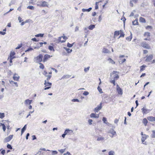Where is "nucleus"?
<instances>
[{
	"label": "nucleus",
	"instance_id": "f704fd0d",
	"mask_svg": "<svg viewBox=\"0 0 155 155\" xmlns=\"http://www.w3.org/2000/svg\"><path fill=\"white\" fill-rule=\"evenodd\" d=\"M26 129V125H25L22 129L21 130V135L23 134Z\"/></svg>",
	"mask_w": 155,
	"mask_h": 155
},
{
	"label": "nucleus",
	"instance_id": "e2e57ef3",
	"mask_svg": "<svg viewBox=\"0 0 155 155\" xmlns=\"http://www.w3.org/2000/svg\"><path fill=\"white\" fill-rule=\"evenodd\" d=\"M5 150H3L2 151H1V153L3 155H4V154L5 153Z\"/></svg>",
	"mask_w": 155,
	"mask_h": 155
},
{
	"label": "nucleus",
	"instance_id": "a878e982",
	"mask_svg": "<svg viewBox=\"0 0 155 155\" xmlns=\"http://www.w3.org/2000/svg\"><path fill=\"white\" fill-rule=\"evenodd\" d=\"M147 67L146 65L144 64L141 66L140 67V72L143 71L144 70H145V68Z\"/></svg>",
	"mask_w": 155,
	"mask_h": 155
},
{
	"label": "nucleus",
	"instance_id": "393cba45",
	"mask_svg": "<svg viewBox=\"0 0 155 155\" xmlns=\"http://www.w3.org/2000/svg\"><path fill=\"white\" fill-rule=\"evenodd\" d=\"M120 36L119 37V38L121 37H124V32L122 30H120Z\"/></svg>",
	"mask_w": 155,
	"mask_h": 155
},
{
	"label": "nucleus",
	"instance_id": "1a4fd4ad",
	"mask_svg": "<svg viewBox=\"0 0 155 155\" xmlns=\"http://www.w3.org/2000/svg\"><path fill=\"white\" fill-rule=\"evenodd\" d=\"M43 55L41 54H39L35 58V60L37 62H41L43 61Z\"/></svg>",
	"mask_w": 155,
	"mask_h": 155
},
{
	"label": "nucleus",
	"instance_id": "4468645a",
	"mask_svg": "<svg viewBox=\"0 0 155 155\" xmlns=\"http://www.w3.org/2000/svg\"><path fill=\"white\" fill-rule=\"evenodd\" d=\"M13 135H10L8 137L5 138L4 139V142L5 143L9 142L13 138Z\"/></svg>",
	"mask_w": 155,
	"mask_h": 155
},
{
	"label": "nucleus",
	"instance_id": "5701e85b",
	"mask_svg": "<svg viewBox=\"0 0 155 155\" xmlns=\"http://www.w3.org/2000/svg\"><path fill=\"white\" fill-rule=\"evenodd\" d=\"M148 121L147 119L146 118H144L142 120V123L145 126H146L147 125Z\"/></svg>",
	"mask_w": 155,
	"mask_h": 155
},
{
	"label": "nucleus",
	"instance_id": "49530a36",
	"mask_svg": "<svg viewBox=\"0 0 155 155\" xmlns=\"http://www.w3.org/2000/svg\"><path fill=\"white\" fill-rule=\"evenodd\" d=\"M104 140V138L103 137H98L97 139V141L103 140Z\"/></svg>",
	"mask_w": 155,
	"mask_h": 155
},
{
	"label": "nucleus",
	"instance_id": "0eeeda50",
	"mask_svg": "<svg viewBox=\"0 0 155 155\" xmlns=\"http://www.w3.org/2000/svg\"><path fill=\"white\" fill-rule=\"evenodd\" d=\"M143 35L144 37H145V38L144 39V40H148V41H150L151 39L150 37V33L148 32H145L144 34Z\"/></svg>",
	"mask_w": 155,
	"mask_h": 155
},
{
	"label": "nucleus",
	"instance_id": "f03ea898",
	"mask_svg": "<svg viewBox=\"0 0 155 155\" xmlns=\"http://www.w3.org/2000/svg\"><path fill=\"white\" fill-rule=\"evenodd\" d=\"M140 46L143 48L148 49H151V47L149 44L146 41L142 42L140 45Z\"/></svg>",
	"mask_w": 155,
	"mask_h": 155
},
{
	"label": "nucleus",
	"instance_id": "473e14b6",
	"mask_svg": "<svg viewBox=\"0 0 155 155\" xmlns=\"http://www.w3.org/2000/svg\"><path fill=\"white\" fill-rule=\"evenodd\" d=\"M92 9L91 8H90L88 9H86L83 8L82 9V11L83 12H90Z\"/></svg>",
	"mask_w": 155,
	"mask_h": 155
},
{
	"label": "nucleus",
	"instance_id": "bb28decb",
	"mask_svg": "<svg viewBox=\"0 0 155 155\" xmlns=\"http://www.w3.org/2000/svg\"><path fill=\"white\" fill-rule=\"evenodd\" d=\"M64 132L66 134H67L68 133L71 134L73 132V131L72 130H71L66 129L65 130Z\"/></svg>",
	"mask_w": 155,
	"mask_h": 155
},
{
	"label": "nucleus",
	"instance_id": "a19ab883",
	"mask_svg": "<svg viewBox=\"0 0 155 155\" xmlns=\"http://www.w3.org/2000/svg\"><path fill=\"white\" fill-rule=\"evenodd\" d=\"M5 117V114L4 113H0V118H3Z\"/></svg>",
	"mask_w": 155,
	"mask_h": 155
},
{
	"label": "nucleus",
	"instance_id": "5fc2aeb1",
	"mask_svg": "<svg viewBox=\"0 0 155 155\" xmlns=\"http://www.w3.org/2000/svg\"><path fill=\"white\" fill-rule=\"evenodd\" d=\"M73 44H71L69 43H68L67 45V46L69 48H70L72 47L73 46Z\"/></svg>",
	"mask_w": 155,
	"mask_h": 155
},
{
	"label": "nucleus",
	"instance_id": "9d476101",
	"mask_svg": "<svg viewBox=\"0 0 155 155\" xmlns=\"http://www.w3.org/2000/svg\"><path fill=\"white\" fill-rule=\"evenodd\" d=\"M51 57H52V56H51L48 54H45L43 57V62H45L47 61Z\"/></svg>",
	"mask_w": 155,
	"mask_h": 155
},
{
	"label": "nucleus",
	"instance_id": "ddd939ff",
	"mask_svg": "<svg viewBox=\"0 0 155 155\" xmlns=\"http://www.w3.org/2000/svg\"><path fill=\"white\" fill-rule=\"evenodd\" d=\"M116 90L118 94L122 95L123 94V92L122 89L120 87L118 84L117 85Z\"/></svg>",
	"mask_w": 155,
	"mask_h": 155
},
{
	"label": "nucleus",
	"instance_id": "e433bc0d",
	"mask_svg": "<svg viewBox=\"0 0 155 155\" xmlns=\"http://www.w3.org/2000/svg\"><path fill=\"white\" fill-rule=\"evenodd\" d=\"M32 101V100L27 99L25 100V102L26 104H30L31 103Z\"/></svg>",
	"mask_w": 155,
	"mask_h": 155
},
{
	"label": "nucleus",
	"instance_id": "680f3d73",
	"mask_svg": "<svg viewBox=\"0 0 155 155\" xmlns=\"http://www.w3.org/2000/svg\"><path fill=\"white\" fill-rule=\"evenodd\" d=\"M143 54H146L148 53V51L146 50H143Z\"/></svg>",
	"mask_w": 155,
	"mask_h": 155
},
{
	"label": "nucleus",
	"instance_id": "58836bf2",
	"mask_svg": "<svg viewBox=\"0 0 155 155\" xmlns=\"http://www.w3.org/2000/svg\"><path fill=\"white\" fill-rule=\"evenodd\" d=\"M39 64H40V66H39L40 68L41 69H44L45 68L44 64L40 62L39 63Z\"/></svg>",
	"mask_w": 155,
	"mask_h": 155
},
{
	"label": "nucleus",
	"instance_id": "20e7f679",
	"mask_svg": "<svg viewBox=\"0 0 155 155\" xmlns=\"http://www.w3.org/2000/svg\"><path fill=\"white\" fill-rule=\"evenodd\" d=\"M141 135L142 136L141 140L142 143L145 145H147V143L146 142H145V141L147 139V138L148 137V136L145 134H143V132H141Z\"/></svg>",
	"mask_w": 155,
	"mask_h": 155
},
{
	"label": "nucleus",
	"instance_id": "423d86ee",
	"mask_svg": "<svg viewBox=\"0 0 155 155\" xmlns=\"http://www.w3.org/2000/svg\"><path fill=\"white\" fill-rule=\"evenodd\" d=\"M48 81L46 80L45 81L44 84L45 85V87L44 89L45 90H47L51 87L52 84L51 83L48 82Z\"/></svg>",
	"mask_w": 155,
	"mask_h": 155
},
{
	"label": "nucleus",
	"instance_id": "9b49d317",
	"mask_svg": "<svg viewBox=\"0 0 155 155\" xmlns=\"http://www.w3.org/2000/svg\"><path fill=\"white\" fill-rule=\"evenodd\" d=\"M119 78V76L117 74H116L115 75V76L114 78V80H111L110 82L112 83L114 86L115 85V80H117Z\"/></svg>",
	"mask_w": 155,
	"mask_h": 155
},
{
	"label": "nucleus",
	"instance_id": "f8f14e48",
	"mask_svg": "<svg viewBox=\"0 0 155 155\" xmlns=\"http://www.w3.org/2000/svg\"><path fill=\"white\" fill-rule=\"evenodd\" d=\"M153 56L152 54L149 55H147L146 57V59L145 61L147 62H149L153 58Z\"/></svg>",
	"mask_w": 155,
	"mask_h": 155
},
{
	"label": "nucleus",
	"instance_id": "2f4dec72",
	"mask_svg": "<svg viewBox=\"0 0 155 155\" xmlns=\"http://www.w3.org/2000/svg\"><path fill=\"white\" fill-rule=\"evenodd\" d=\"M64 48L65 49L66 51H67V53H69L71 52L72 50L71 49H70L69 48Z\"/></svg>",
	"mask_w": 155,
	"mask_h": 155
},
{
	"label": "nucleus",
	"instance_id": "052dcab7",
	"mask_svg": "<svg viewBox=\"0 0 155 155\" xmlns=\"http://www.w3.org/2000/svg\"><path fill=\"white\" fill-rule=\"evenodd\" d=\"M89 94V93L87 91H84L83 93V94L84 95H88Z\"/></svg>",
	"mask_w": 155,
	"mask_h": 155
},
{
	"label": "nucleus",
	"instance_id": "c85d7f7f",
	"mask_svg": "<svg viewBox=\"0 0 155 155\" xmlns=\"http://www.w3.org/2000/svg\"><path fill=\"white\" fill-rule=\"evenodd\" d=\"M132 23H133V25H138V19H136L134 21H133L132 22Z\"/></svg>",
	"mask_w": 155,
	"mask_h": 155
},
{
	"label": "nucleus",
	"instance_id": "0e129e2a",
	"mask_svg": "<svg viewBox=\"0 0 155 155\" xmlns=\"http://www.w3.org/2000/svg\"><path fill=\"white\" fill-rule=\"evenodd\" d=\"M31 40H32L35 42L38 41V40H37V39L35 38H32Z\"/></svg>",
	"mask_w": 155,
	"mask_h": 155
},
{
	"label": "nucleus",
	"instance_id": "6e6552de",
	"mask_svg": "<svg viewBox=\"0 0 155 155\" xmlns=\"http://www.w3.org/2000/svg\"><path fill=\"white\" fill-rule=\"evenodd\" d=\"M15 54V53L14 51H11L9 57L8 58V59H9V61L10 63H12V60L14 58H15V57L14 56Z\"/></svg>",
	"mask_w": 155,
	"mask_h": 155
},
{
	"label": "nucleus",
	"instance_id": "39448f33",
	"mask_svg": "<svg viewBox=\"0 0 155 155\" xmlns=\"http://www.w3.org/2000/svg\"><path fill=\"white\" fill-rule=\"evenodd\" d=\"M52 72H50L49 73V74L48 75L47 72L45 71H44L43 73V74L47 78L46 80L47 81H48L51 79L52 77Z\"/></svg>",
	"mask_w": 155,
	"mask_h": 155
},
{
	"label": "nucleus",
	"instance_id": "cd10ccee",
	"mask_svg": "<svg viewBox=\"0 0 155 155\" xmlns=\"http://www.w3.org/2000/svg\"><path fill=\"white\" fill-rule=\"evenodd\" d=\"M102 52L104 53H107L109 52V51L105 48H104L103 49Z\"/></svg>",
	"mask_w": 155,
	"mask_h": 155
},
{
	"label": "nucleus",
	"instance_id": "c9c22d12",
	"mask_svg": "<svg viewBox=\"0 0 155 155\" xmlns=\"http://www.w3.org/2000/svg\"><path fill=\"white\" fill-rule=\"evenodd\" d=\"M108 60L109 61L110 63L112 64H115V62L112 60L111 58H109L108 59Z\"/></svg>",
	"mask_w": 155,
	"mask_h": 155
},
{
	"label": "nucleus",
	"instance_id": "72a5a7b5",
	"mask_svg": "<svg viewBox=\"0 0 155 155\" xmlns=\"http://www.w3.org/2000/svg\"><path fill=\"white\" fill-rule=\"evenodd\" d=\"M132 38V35L131 34L130 35L126 38V39L128 41H130Z\"/></svg>",
	"mask_w": 155,
	"mask_h": 155
},
{
	"label": "nucleus",
	"instance_id": "2eb2a0df",
	"mask_svg": "<svg viewBox=\"0 0 155 155\" xmlns=\"http://www.w3.org/2000/svg\"><path fill=\"white\" fill-rule=\"evenodd\" d=\"M108 133L110 134V136L111 137H113L114 136L116 135L115 131L113 129L110 130L108 132Z\"/></svg>",
	"mask_w": 155,
	"mask_h": 155
},
{
	"label": "nucleus",
	"instance_id": "6ab92c4d",
	"mask_svg": "<svg viewBox=\"0 0 155 155\" xmlns=\"http://www.w3.org/2000/svg\"><path fill=\"white\" fill-rule=\"evenodd\" d=\"M102 103H101L99 106H98L97 107L95 108L94 109V111L95 112H97L98 111L100 110L102 108Z\"/></svg>",
	"mask_w": 155,
	"mask_h": 155
},
{
	"label": "nucleus",
	"instance_id": "864d4df0",
	"mask_svg": "<svg viewBox=\"0 0 155 155\" xmlns=\"http://www.w3.org/2000/svg\"><path fill=\"white\" fill-rule=\"evenodd\" d=\"M88 123L89 125H91L92 124V122H93V120L92 119H89L88 120Z\"/></svg>",
	"mask_w": 155,
	"mask_h": 155
},
{
	"label": "nucleus",
	"instance_id": "bf43d9fd",
	"mask_svg": "<svg viewBox=\"0 0 155 155\" xmlns=\"http://www.w3.org/2000/svg\"><path fill=\"white\" fill-rule=\"evenodd\" d=\"M138 0H131L130 1V3H131L132 2L136 3L137 2Z\"/></svg>",
	"mask_w": 155,
	"mask_h": 155
},
{
	"label": "nucleus",
	"instance_id": "7ed1b4c3",
	"mask_svg": "<svg viewBox=\"0 0 155 155\" xmlns=\"http://www.w3.org/2000/svg\"><path fill=\"white\" fill-rule=\"evenodd\" d=\"M37 6L41 7H48V4L47 2L44 1H40L38 2Z\"/></svg>",
	"mask_w": 155,
	"mask_h": 155
},
{
	"label": "nucleus",
	"instance_id": "aec40b11",
	"mask_svg": "<svg viewBox=\"0 0 155 155\" xmlns=\"http://www.w3.org/2000/svg\"><path fill=\"white\" fill-rule=\"evenodd\" d=\"M99 114H96L94 113H91L90 115V117L91 118H97L99 117Z\"/></svg>",
	"mask_w": 155,
	"mask_h": 155
},
{
	"label": "nucleus",
	"instance_id": "a18cd8bd",
	"mask_svg": "<svg viewBox=\"0 0 155 155\" xmlns=\"http://www.w3.org/2000/svg\"><path fill=\"white\" fill-rule=\"evenodd\" d=\"M97 89L100 93H103V92L102 91V90L101 88V87H100L99 86H98L97 87Z\"/></svg>",
	"mask_w": 155,
	"mask_h": 155
},
{
	"label": "nucleus",
	"instance_id": "4be33fe9",
	"mask_svg": "<svg viewBox=\"0 0 155 155\" xmlns=\"http://www.w3.org/2000/svg\"><path fill=\"white\" fill-rule=\"evenodd\" d=\"M9 83L12 86H15L16 87H18V85L17 82H15L14 81H13L12 80H10Z\"/></svg>",
	"mask_w": 155,
	"mask_h": 155
},
{
	"label": "nucleus",
	"instance_id": "ea45409f",
	"mask_svg": "<svg viewBox=\"0 0 155 155\" xmlns=\"http://www.w3.org/2000/svg\"><path fill=\"white\" fill-rule=\"evenodd\" d=\"M44 34H39L37 35H35V36L36 37H43Z\"/></svg>",
	"mask_w": 155,
	"mask_h": 155
},
{
	"label": "nucleus",
	"instance_id": "412c9836",
	"mask_svg": "<svg viewBox=\"0 0 155 155\" xmlns=\"http://www.w3.org/2000/svg\"><path fill=\"white\" fill-rule=\"evenodd\" d=\"M147 119L150 122L155 121V116L154 117L152 116L148 117Z\"/></svg>",
	"mask_w": 155,
	"mask_h": 155
},
{
	"label": "nucleus",
	"instance_id": "f257e3e1",
	"mask_svg": "<svg viewBox=\"0 0 155 155\" xmlns=\"http://www.w3.org/2000/svg\"><path fill=\"white\" fill-rule=\"evenodd\" d=\"M67 39H68V38L63 34V36L60 37L58 38V39L55 40V42L57 43H62L65 42Z\"/></svg>",
	"mask_w": 155,
	"mask_h": 155
},
{
	"label": "nucleus",
	"instance_id": "de8ad7c7",
	"mask_svg": "<svg viewBox=\"0 0 155 155\" xmlns=\"http://www.w3.org/2000/svg\"><path fill=\"white\" fill-rule=\"evenodd\" d=\"M99 2H96L95 3V9H97L98 8V3Z\"/></svg>",
	"mask_w": 155,
	"mask_h": 155
},
{
	"label": "nucleus",
	"instance_id": "3c124183",
	"mask_svg": "<svg viewBox=\"0 0 155 155\" xmlns=\"http://www.w3.org/2000/svg\"><path fill=\"white\" fill-rule=\"evenodd\" d=\"M109 155H114V152L112 151H110L108 153Z\"/></svg>",
	"mask_w": 155,
	"mask_h": 155
},
{
	"label": "nucleus",
	"instance_id": "603ef678",
	"mask_svg": "<svg viewBox=\"0 0 155 155\" xmlns=\"http://www.w3.org/2000/svg\"><path fill=\"white\" fill-rule=\"evenodd\" d=\"M102 120L104 123L107 124L106 122L107 121V120L106 117H103L102 119Z\"/></svg>",
	"mask_w": 155,
	"mask_h": 155
},
{
	"label": "nucleus",
	"instance_id": "69168bd1",
	"mask_svg": "<svg viewBox=\"0 0 155 155\" xmlns=\"http://www.w3.org/2000/svg\"><path fill=\"white\" fill-rule=\"evenodd\" d=\"M119 120L117 119H116L114 120V123H117L118 122Z\"/></svg>",
	"mask_w": 155,
	"mask_h": 155
},
{
	"label": "nucleus",
	"instance_id": "a211bd4d",
	"mask_svg": "<svg viewBox=\"0 0 155 155\" xmlns=\"http://www.w3.org/2000/svg\"><path fill=\"white\" fill-rule=\"evenodd\" d=\"M124 56V55H120L119 56V62L121 64H122L125 62L126 61V59L123 58Z\"/></svg>",
	"mask_w": 155,
	"mask_h": 155
},
{
	"label": "nucleus",
	"instance_id": "79ce46f5",
	"mask_svg": "<svg viewBox=\"0 0 155 155\" xmlns=\"http://www.w3.org/2000/svg\"><path fill=\"white\" fill-rule=\"evenodd\" d=\"M27 8L31 10H33L34 9V7L32 6H28L27 7Z\"/></svg>",
	"mask_w": 155,
	"mask_h": 155
},
{
	"label": "nucleus",
	"instance_id": "37998d69",
	"mask_svg": "<svg viewBox=\"0 0 155 155\" xmlns=\"http://www.w3.org/2000/svg\"><path fill=\"white\" fill-rule=\"evenodd\" d=\"M66 149H61L58 150V151L61 153H63L64 152L65 150Z\"/></svg>",
	"mask_w": 155,
	"mask_h": 155
},
{
	"label": "nucleus",
	"instance_id": "4c0bfd02",
	"mask_svg": "<svg viewBox=\"0 0 155 155\" xmlns=\"http://www.w3.org/2000/svg\"><path fill=\"white\" fill-rule=\"evenodd\" d=\"M48 49L51 51H54V49L53 47V46H48Z\"/></svg>",
	"mask_w": 155,
	"mask_h": 155
},
{
	"label": "nucleus",
	"instance_id": "338daca9",
	"mask_svg": "<svg viewBox=\"0 0 155 155\" xmlns=\"http://www.w3.org/2000/svg\"><path fill=\"white\" fill-rule=\"evenodd\" d=\"M33 49L32 48H28V49H27V50H26L25 52H27V51H30V50H32Z\"/></svg>",
	"mask_w": 155,
	"mask_h": 155
},
{
	"label": "nucleus",
	"instance_id": "8fccbe9b",
	"mask_svg": "<svg viewBox=\"0 0 155 155\" xmlns=\"http://www.w3.org/2000/svg\"><path fill=\"white\" fill-rule=\"evenodd\" d=\"M22 44H20L18 45V46L15 48V49H19L22 46Z\"/></svg>",
	"mask_w": 155,
	"mask_h": 155
},
{
	"label": "nucleus",
	"instance_id": "7c9ffc66",
	"mask_svg": "<svg viewBox=\"0 0 155 155\" xmlns=\"http://www.w3.org/2000/svg\"><path fill=\"white\" fill-rule=\"evenodd\" d=\"M120 34V31H115L114 33V37L118 36Z\"/></svg>",
	"mask_w": 155,
	"mask_h": 155
},
{
	"label": "nucleus",
	"instance_id": "c756f323",
	"mask_svg": "<svg viewBox=\"0 0 155 155\" xmlns=\"http://www.w3.org/2000/svg\"><path fill=\"white\" fill-rule=\"evenodd\" d=\"M95 27V25H90L88 27V28L90 30H93Z\"/></svg>",
	"mask_w": 155,
	"mask_h": 155
},
{
	"label": "nucleus",
	"instance_id": "b1692460",
	"mask_svg": "<svg viewBox=\"0 0 155 155\" xmlns=\"http://www.w3.org/2000/svg\"><path fill=\"white\" fill-rule=\"evenodd\" d=\"M139 21L140 22L145 23L146 22L145 19L142 17H140L139 18Z\"/></svg>",
	"mask_w": 155,
	"mask_h": 155
},
{
	"label": "nucleus",
	"instance_id": "c03bdc74",
	"mask_svg": "<svg viewBox=\"0 0 155 155\" xmlns=\"http://www.w3.org/2000/svg\"><path fill=\"white\" fill-rule=\"evenodd\" d=\"M152 138H155V130H153L152 131Z\"/></svg>",
	"mask_w": 155,
	"mask_h": 155
},
{
	"label": "nucleus",
	"instance_id": "6e6d98bb",
	"mask_svg": "<svg viewBox=\"0 0 155 155\" xmlns=\"http://www.w3.org/2000/svg\"><path fill=\"white\" fill-rule=\"evenodd\" d=\"M90 68V67H88L87 68H85L84 69V71L85 72H87V71H88Z\"/></svg>",
	"mask_w": 155,
	"mask_h": 155
},
{
	"label": "nucleus",
	"instance_id": "dca6fc26",
	"mask_svg": "<svg viewBox=\"0 0 155 155\" xmlns=\"http://www.w3.org/2000/svg\"><path fill=\"white\" fill-rule=\"evenodd\" d=\"M142 112L143 114H147L150 111V110H149L148 109H146L145 107H143L142 108H141Z\"/></svg>",
	"mask_w": 155,
	"mask_h": 155
},
{
	"label": "nucleus",
	"instance_id": "774afa93",
	"mask_svg": "<svg viewBox=\"0 0 155 155\" xmlns=\"http://www.w3.org/2000/svg\"><path fill=\"white\" fill-rule=\"evenodd\" d=\"M66 134H67L64 132V133L62 135V136L63 138H64L65 135Z\"/></svg>",
	"mask_w": 155,
	"mask_h": 155
},
{
	"label": "nucleus",
	"instance_id": "09e8293b",
	"mask_svg": "<svg viewBox=\"0 0 155 155\" xmlns=\"http://www.w3.org/2000/svg\"><path fill=\"white\" fill-rule=\"evenodd\" d=\"M145 28L146 29H151L152 28V27L151 26L148 25Z\"/></svg>",
	"mask_w": 155,
	"mask_h": 155
},
{
	"label": "nucleus",
	"instance_id": "13d9d810",
	"mask_svg": "<svg viewBox=\"0 0 155 155\" xmlns=\"http://www.w3.org/2000/svg\"><path fill=\"white\" fill-rule=\"evenodd\" d=\"M72 101L73 102H79V100L77 99H74L72 100Z\"/></svg>",
	"mask_w": 155,
	"mask_h": 155
},
{
	"label": "nucleus",
	"instance_id": "f3484780",
	"mask_svg": "<svg viewBox=\"0 0 155 155\" xmlns=\"http://www.w3.org/2000/svg\"><path fill=\"white\" fill-rule=\"evenodd\" d=\"M13 78L14 81H18L20 77L18 74L15 73L13 75Z\"/></svg>",
	"mask_w": 155,
	"mask_h": 155
},
{
	"label": "nucleus",
	"instance_id": "4d7b16f0",
	"mask_svg": "<svg viewBox=\"0 0 155 155\" xmlns=\"http://www.w3.org/2000/svg\"><path fill=\"white\" fill-rule=\"evenodd\" d=\"M7 148L8 149H12V147L11 145L10 144H8L7 145Z\"/></svg>",
	"mask_w": 155,
	"mask_h": 155
}]
</instances>
